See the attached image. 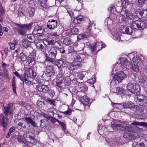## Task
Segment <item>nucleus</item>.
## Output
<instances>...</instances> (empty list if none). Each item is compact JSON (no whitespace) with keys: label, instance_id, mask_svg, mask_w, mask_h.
I'll return each mask as SVG.
<instances>
[{"label":"nucleus","instance_id":"1","mask_svg":"<svg viewBox=\"0 0 147 147\" xmlns=\"http://www.w3.org/2000/svg\"><path fill=\"white\" fill-rule=\"evenodd\" d=\"M127 90L132 93L138 94L140 91L139 85L134 83H129L127 85Z\"/></svg>","mask_w":147,"mask_h":147},{"label":"nucleus","instance_id":"2","mask_svg":"<svg viewBox=\"0 0 147 147\" xmlns=\"http://www.w3.org/2000/svg\"><path fill=\"white\" fill-rule=\"evenodd\" d=\"M132 61L134 64L132 65L131 69L136 73L138 72L139 71V66L142 62V60L139 57H134L132 59Z\"/></svg>","mask_w":147,"mask_h":147},{"label":"nucleus","instance_id":"3","mask_svg":"<svg viewBox=\"0 0 147 147\" xmlns=\"http://www.w3.org/2000/svg\"><path fill=\"white\" fill-rule=\"evenodd\" d=\"M119 64L121 67L126 68L127 69H132V64L129 62L125 57H121L119 60Z\"/></svg>","mask_w":147,"mask_h":147},{"label":"nucleus","instance_id":"4","mask_svg":"<svg viewBox=\"0 0 147 147\" xmlns=\"http://www.w3.org/2000/svg\"><path fill=\"white\" fill-rule=\"evenodd\" d=\"M128 125L127 124H125L123 122H118L117 123L111 125V126L112 128L115 130L127 131Z\"/></svg>","mask_w":147,"mask_h":147},{"label":"nucleus","instance_id":"5","mask_svg":"<svg viewBox=\"0 0 147 147\" xmlns=\"http://www.w3.org/2000/svg\"><path fill=\"white\" fill-rule=\"evenodd\" d=\"M127 77L126 75L123 71H119L116 73L113 77V80L118 82H121Z\"/></svg>","mask_w":147,"mask_h":147},{"label":"nucleus","instance_id":"6","mask_svg":"<svg viewBox=\"0 0 147 147\" xmlns=\"http://www.w3.org/2000/svg\"><path fill=\"white\" fill-rule=\"evenodd\" d=\"M16 26L19 27L18 30V32L19 34L22 35H24L26 32V30L31 28L30 24H28L24 26H20L19 24H16Z\"/></svg>","mask_w":147,"mask_h":147},{"label":"nucleus","instance_id":"7","mask_svg":"<svg viewBox=\"0 0 147 147\" xmlns=\"http://www.w3.org/2000/svg\"><path fill=\"white\" fill-rule=\"evenodd\" d=\"M121 14L124 17L123 19L121 18L122 20H125V18L128 19L134 20L136 17L135 15L131 12L127 10H122L121 12Z\"/></svg>","mask_w":147,"mask_h":147},{"label":"nucleus","instance_id":"8","mask_svg":"<svg viewBox=\"0 0 147 147\" xmlns=\"http://www.w3.org/2000/svg\"><path fill=\"white\" fill-rule=\"evenodd\" d=\"M142 130V129L141 128L139 127L136 126H133L132 125H128L127 128V131L133 133H136V134L135 136V138H136L137 137V134L141 132Z\"/></svg>","mask_w":147,"mask_h":147},{"label":"nucleus","instance_id":"9","mask_svg":"<svg viewBox=\"0 0 147 147\" xmlns=\"http://www.w3.org/2000/svg\"><path fill=\"white\" fill-rule=\"evenodd\" d=\"M13 105L11 103L5 107L3 109V114L8 115L13 114Z\"/></svg>","mask_w":147,"mask_h":147},{"label":"nucleus","instance_id":"10","mask_svg":"<svg viewBox=\"0 0 147 147\" xmlns=\"http://www.w3.org/2000/svg\"><path fill=\"white\" fill-rule=\"evenodd\" d=\"M137 100L136 101L139 105L142 106H147V99L142 95L137 96Z\"/></svg>","mask_w":147,"mask_h":147},{"label":"nucleus","instance_id":"11","mask_svg":"<svg viewBox=\"0 0 147 147\" xmlns=\"http://www.w3.org/2000/svg\"><path fill=\"white\" fill-rule=\"evenodd\" d=\"M63 77L61 75H59L57 77V78L54 80V84L59 88L61 89L62 88L63 81Z\"/></svg>","mask_w":147,"mask_h":147},{"label":"nucleus","instance_id":"12","mask_svg":"<svg viewBox=\"0 0 147 147\" xmlns=\"http://www.w3.org/2000/svg\"><path fill=\"white\" fill-rule=\"evenodd\" d=\"M55 71L53 66H47L45 72V74L47 77H51L54 75Z\"/></svg>","mask_w":147,"mask_h":147},{"label":"nucleus","instance_id":"13","mask_svg":"<svg viewBox=\"0 0 147 147\" xmlns=\"http://www.w3.org/2000/svg\"><path fill=\"white\" fill-rule=\"evenodd\" d=\"M0 117H2V121L1 123L2 125L4 128H6L7 127L9 120L8 117V115L4 116L2 114H1L0 115Z\"/></svg>","mask_w":147,"mask_h":147},{"label":"nucleus","instance_id":"14","mask_svg":"<svg viewBox=\"0 0 147 147\" xmlns=\"http://www.w3.org/2000/svg\"><path fill=\"white\" fill-rule=\"evenodd\" d=\"M57 22L55 20H49L47 25V27L50 30L53 29L57 27Z\"/></svg>","mask_w":147,"mask_h":147},{"label":"nucleus","instance_id":"15","mask_svg":"<svg viewBox=\"0 0 147 147\" xmlns=\"http://www.w3.org/2000/svg\"><path fill=\"white\" fill-rule=\"evenodd\" d=\"M24 75L25 77L26 76L31 78H34L36 77V74L33 71L32 68L30 67L28 70L26 74H24Z\"/></svg>","mask_w":147,"mask_h":147},{"label":"nucleus","instance_id":"16","mask_svg":"<svg viewBox=\"0 0 147 147\" xmlns=\"http://www.w3.org/2000/svg\"><path fill=\"white\" fill-rule=\"evenodd\" d=\"M70 66L73 70L77 69L81 67V62L80 61H74L71 63Z\"/></svg>","mask_w":147,"mask_h":147},{"label":"nucleus","instance_id":"17","mask_svg":"<svg viewBox=\"0 0 147 147\" xmlns=\"http://www.w3.org/2000/svg\"><path fill=\"white\" fill-rule=\"evenodd\" d=\"M58 49L57 48L52 47L49 50L50 55L51 57L54 59H56V56L57 54V51Z\"/></svg>","mask_w":147,"mask_h":147},{"label":"nucleus","instance_id":"18","mask_svg":"<svg viewBox=\"0 0 147 147\" xmlns=\"http://www.w3.org/2000/svg\"><path fill=\"white\" fill-rule=\"evenodd\" d=\"M80 100L84 105L87 106L89 104V99L86 96L80 97Z\"/></svg>","mask_w":147,"mask_h":147},{"label":"nucleus","instance_id":"19","mask_svg":"<svg viewBox=\"0 0 147 147\" xmlns=\"http://www.w3.org/2000/svg\"><path fill=\"white\" fill-rule=\"evenodd\" d=\"M38 90L43 92L46 93L49 90V88L47 85L39 86L37 88Z\"/></svg>","mask_w":147,"mask_h":147},{"label":"nucleus","instance_id":"20","mask_svg":"<svg viewBox=\"0 0 147 147\" xmlns=\"http://www.w3.org/2000/svg\"><path fill=\"white\" fill-rule=\"evenodd\" d=\"M113 38L118 41H124V39L123 38V37L122 36L121 33H115L114 34Z\"/></svg>","mask_w":147,"mask_h":147},{"label":"nucleus","instance_id":"21","mask_svg":"<svg viewBox=\"0 0 147 147\" xmlns=\"http://www.w3.org/2000/svg\"><path fill=\"white\" fill-rule=\"evenodd\" d=\"M131 125H138L139 126H144L147 127V123L144 122L133 121L132 123H131Z\"/></svg>","mask_w":147,"mask_h":147},{"label":"nucleus","instance_id":"22","mask_svg":"<svg viewBox=\"0 0 147 147\" xmlns=\"http://www.w3.org/2000/svg\"><path fill=\"white\" fill-rule=\"evenodd\" d=\"M24 120L26 121L28 124H31L33 127H35L37 126L35 122L29 117H25L23 118Z\"/></svg>","mask_w":147,"mask_h":147},{"label":"nucleus","instance_id":"23","mask_svg":"<svg viewBox=\"0 0 147 147\" xmlns=\"http://www.w3.org/2000/svg\"><path fill=\"white\" fill-rule=\"evenodd\" d=\"M138 28L139 29H144L146 27V24L144 21H141L140 20H138Z\"/></svg>","mask_w":147,"mask_h":147},{"label":"nucleus","instance_id":"24","mask_svg":"<svg viewBox=\"0 0 147 147\" xmlns=\"http://www.w3.org/2000/svg\"><path fill=\"white\" fill-rule=\"evenodd\" d=\"M43 32V30L40 27L35 28L33 30V32L34 35L37 34H41Z\"/></svg>","mask_w":147,"mask_h":147},{"label":"nucleus","instance_id":"25","mask_svg":"<svg viewBox=\"0 0 147 147\" xmlns=\"http://www.w3.org/2000/svg\"><path fill=\"white\" fill-rule=\"evenodd\" d=\"M78 86L80 90L82 92H85L87 90V87L82 83H79Z\"/></svg>","mask_w":147,"mask_h":147},{"label":"nucleus","instance_id":"26","mask_svg":"<svg viewBox=\"0 0 147 147\" xmlns=\"http://www.w3.org/2000/svg\"><path fill=\"white\" fill-rule=\"evenodd\" d=\"M27 61L28 66H30L34 65L35 62L34 58L32 57H29Z\"/></svg>","mask_w":147,"mask_h":147},{"label":"nucleus","instance_id":"27","mask_svg":"<svg viewBox=\"0 0 147 147\" xmlns=\"http://www.w3.org/2000/svg\"><path fill=\"white\" fill-rule=\"evenodd\" d=\"M123 106L124 108H132L134 106V105L132 102H124L123 103Z\"/></svg>","mask_w":147,"mask_h":147},{"label":"nucleus","instance_id":"28","mask_svg":"<svg viewBox=\"0 0 147 147\" xmlns=\"http://www.w3.org/2000/svg\"><path fill=\"white\" fill-rule=\"evenodd\" d=\"M131 28V29H136L137 28H138V20L133 21L130 26Z\"/></svg>","mask_w":147,"mask_h":147},{"label":"nucleus","instance_id":"29","mask_svg":"<svg viewBox=\"0 0 147 147\" xmlns=\"http://www.w3.org/2000/svg\"><path fill=\"white\" fill-rule=\"evenodd\" d=\"M35 11V9L34 7H30L28 8V13L29 16L32 17L34 16Z\"/></svg>","mask_w":147,"mask_h":147},{"label":"nucleus","instance_id":"30","mask_svg":"<svg viewBox=\"0 0 147 147\" xmlns=\"http://www.w3.org/2000/svg\"><path fill=\"white\" fill-rule=\"evenodd\" d=\"M27 58V55L25 54L22 52L21 53L20 55L19 58L20 61L22 62H24L26 60Z\"/></svg>","mask_w":147,"mask_h":147},{"label":"nucleus","instance_id":"31","mask_svg":"<svg viewBox=\"0 0 147 147\" xmlns=\"http://www.w3.org/2000/svg\"><path fill=\"white\" fill-rule=\"evenodd\" d=\"M22 46L25 48L29 47L30 45V42L25 39L23 40L22 41Z\"/></svg>","mask_w":147,"mask_h":147},{"label":"nucleus","instance_id":"32","mask_svg":"<svg viewBox=\"0 0 147 147\" xmlns=\"http://www.w3.org/2000/svg\"><path fill=\"white\" fill-rule=\"evenodd\" d=\"M140 14L145 18L146 20H147V10H144L141 11L140 12Z\"/></svg>","mask_w":147,"mask_h":147},{"label":"nucleus","instance_id":"33","mask_svg":"<svg viewBox=\"0 0 147 147\" xmlns=\"http://www.w3.org/2000/svg\"><path fill=\"white\" fill-rule=\"evenodd\" d=\"M47 1V0H40V5L44 8H47L48 7L46 3Z\"/></svg>","mask_w":147,"mask_h":147},{"label":"nucleus","instance_id":"34","mask_svg":"<svg viewBox=\"0 0 147 147\" xmlns=\"http://www.w3.org/2000/svg\"><path fill=\"white\" fill-rule=\"evenodd\" d=\"M2 76L6 79L9 78V74L8 71L6 69L3 70V73Z\"/></svg>","mask_w":147,"mask_h":147},{"label":"nucleus","instance_id":"35","mask_svg":"<svg viewBox=\"0 0 147 147\" xmlns=\"http://www.w3.org/2000/svg\"><path fill=\"white\" fill-rule=\"evenodd\" d=\"M40 122L41 123L40 126L42 127H45L48 122L47 120L45 119L41 120H40Z\"/></svg>","mask_w":147,"mask_h":147},{"label":"nucleus","instance_id":"36","mask_svg":"<svg viewBox=\"0 0 147 147\" xmlns=\"http://www.w3.org/2000/svg\"><path fill=\"white\" fill-rule=\"evenodd\" d=\"M115 140H113L111 138L107 140V141L108 143L111 146H114L117 144V142L114 141Z\"/></svg>","mask_w":147,"mask_h":147},{"label":"nucleus","instance_id":"37","mask_svg":"<svg viewBox=\"0 0 147 147\" xmlns=\"http://www.w3.org/2000/svg\"><path fill=\"white\" fill-rule=\"evenodd\" d=\"M63 61L61 60H59L56 61V64L58 68H61L63 64Z\"/></svg>","mask_w":147,"mask_h":147},{"label":"nucleus","instance_id":"38","mask_svg":"<svg viewBox=\"0 0 147 147\" xmlns=\"http://www.w3.org/2000/svg\"><path fill=\"white\" fill-rule=\"evenodd\" d=\"M86 73L85 71H83L77 74V76L80 80H82L84 77V74Z\"/></svg>","mask_w":147,"mask_h":147},{"label":"nucleus","instance_id":"39","mask_svg":"<svg viewBox=\"0 0 147 147\" xmlns=\"http://www.w3.org/2000/svg\"><path fill=\"white\" fill-rule=\"evenodd\" d=\"M16 82L15 81V78L14 77L13 78V80L12 81V87L13 88V90L14 92L16 94Z\"/></svg>","mask_w":147,"mask_h":147},{"label":"nucleus","instance_id":"40","mask_svg":"<svg viewBox=\"0 0 147 147\" xmlns=\"http://www.w3.org/2000/svg\"><path fill=\"white\" fill-rule=\"evenodd\" d=\"M77 37L78 39V40H80L86 38L87 37V36L86 35L84 34H81L78 35Z\"/></svg>","mask_w":147,"mask_h":147},{"label":"nucleus","instance_id":"41","mask_svg":"<svg viewBox=\"0 0 147 147\" xmlns=\"http://www.w3.org/2000/svg\"><path fill=\"white\" fill-rule=\"evenodd\" d=\"M124 91V89L123 88L118 87L116 88V92L121 94Z\"/></svg>","mask_w":147,"mask_h":147},{"label":"nucleus","instance_id":"42","mask_svg":"<svg viewBox=\"0 0 147 147\" xmlns=\"http://www.w3.org/2000/svg\"><path fill=\"white\" fill-rule=\"evenodd\" d=\"M140 147H147V140H145L139 144Z\"/></svg>","mask_w":147,"mask_h":147},{"label":"nucleus","instance_id":"43","mask_svg":"<svg viewBox=\"0 0 147 147\" xmlns=\"http://www.w3.org/2000/svg\"><path fill=\"white\" fill-rule=\"evenodd\" d=\"M72 111L71 109H68L67 111L63 112L62 113L65 115L69 116L71 114Z\"/></svg>","mask_w":147,"mask_h":147},{"label":"nucleus","instance_id":"44","mask_svg":"<svg viewBox=\"0 0 147 147\" xmlns=\"http://www.w3.org/2000/svg\"><path fill=\"white\" fill-rule=\"evenodd\" d=\"M71 32L73 34H77L78 33V30L77 28H74L71 30Z\"/></svg>","mask_w":147,"mask_h":147},{"label":"nucleus","instance_id":"45","mask_svg":"<svg viewBox=\"0 0 147 147\" xmlns=\"http://www.w3.org/2000/svg\"><path fill=\"white\" fill-rule=\"evenodd\" d=\"M48 111L49 112L53 114H54L57 113V110L55 108L51 107L48 109Z\"/></svg>","mask_w":147,"mask_h":147},{"label":"nucleus","instance_id":"46","mask_svg":"<svg viewBox=\"0 0 147 147\" xmlns=\"http://www.w3.org/2000/svg\"><path fill=\"white\" fill-rule=\"evenodd\" d=\"M46 59L47 61L50 62L52 63L54 62L55 59H54L52 57L51 58L47 55L46 56Z\"/></svg>","mask_w":147,"mask_h":147},{"label":"nucleus","instance_id":"47","mask_svg":"<svg viewBox=\"0 0 147 147\" xmlns=\"http://www.w3.org/2000/svg\"><path fill=\"white\" fill-rule=\"evenodd\" d=\"M89 47L92 52L94 51L97 47L95 44H90L89 45Z\"/></svg>","mask_w":147,"mask_h":147},{"label":"nucleus","instance_id":"48","mask_svg":"<svg viewBox=\"0 0 147 147\" xmlns=\"http://www.w3.org/2000/svg\"><path fill=\"white\" fill-rule=\"evenodd\" d=\"M122 4L125 8H127L129 5L130 2L127 0H124L123 1Z\"/></svg>","mask_w":147,"mask_h":147},{"label":"nucleus","instance_id":"49","mask_svg":"<svg viewBox=\"0 0 147 147\" xmlns=\"http://www.w3.org/2000/svg\"><path fill=\"white\" fill-rule=\"evenodd\" d=\"M36 46L37 47L40 48L42 51H44L45 49V47L42 44L40 43H39L37 45H36Z\"/></svg>","mask_w":147,"mask_h":147},{"label":"nucleus","instance_id":"50","mask_svg":"<svg viewBox=\"0 0 147 147\" xmlns=\"http://www.w3.org/2000/svg\"><path fill=\"white\" fill-rule=\"evenodd\" d=\"M45 35L42 34L39 35L38 37V40L40 42H43Z\"/></svg>","mask_w":147,"mask_h":147},{"label":"nucleus","instance_id":"51","mask_svg":"<svg viewBox=\"0 0 147 147\" xmlns=\"http://www.w3.org/2000/svg\"><path fill=\"white\" fill-rule=\"evenodd\" d=\"M96 79L94 78H92L91 79L88 80V83H90L91 84H93L95 82Z\"/></svg>","mask_w":147,"mask_h":147},{"label":"nucleus","instance_id":"52","mask_svg":"<svg viewBox=\"0 0 147 147\" xmlns=\"http://www.w3.org/2000/svg\"><path fill=\"white\" fill-rule=\"evenodd\" d=\"M57 122L59 123V124H60L61 126L62 127V129L64 131H65V130H66L65 129V124L59 121H57Z\"/></svg>","mask_w":147,"mask_h":147},{"label":"nucleus","instance_id":"53","mask_svg":"<svg viewBox=\"0 0 147 147\" xmlns=\"http://www.w3.org/2000/svg\"><path fill=\"white\" fill-rule=\"evenodd\" d=\"M37 105L40 107H42L44 105V102L42 101L38 100L36 102Z\"/></svg>","mask_w":147,"mask_h":147},{"label":"nucleus","instance_id":"54","mask_svg":"<svg viewBox=\"0 0 147 147\" xmlns=\"http://www.w3.org/2000/svg\"><path fill=\"white\" fill-rule=\"evenodd\" d=\"M48 103L53 106H55V103L53 100H47Z\"/></svg>","mask_w":147,"mask_h":147},{"label":"nucleus","instance_id":"55","mask_svg":"<svg viewBox=\"0 0 147 147\" xmlns=\"http://www.w3.org/2000/svg\"><path fill=\"white\" fill-rule=\"evenodd\" d=\"M17 140L20 142L21 143V144L22 145H24V142L23 141V139L22 137L20 136H18L17 138Z\"/></svg>","mask_w":147,"mask_h":147},{"label":"nucleus","instance_id":"56","mask_svg":"<svg viewBox=\"0 0 147 147\" xmlns=\"http://www.w3.org/2000/svg\"><path fill=\"white\" fill-rule=\"evenodd\" d=\"M18 15L19 16H24V14L22 11L21 9H19L18 10Z\"/></svg>","mask_w":147,"mask_h":147},{"label":"nucleus","instance_id":"57","mask_svg":"<svg viewBox=\"0 0 147 147\" xmlns=\"http://www.w3.org/2000/svg\"><path fill=\"white\" fill-rule=\"evenodd\" d=\"M66 8L67 10L68 13L69 14V16H71L72 15H73V13L71 10L70 9V8H68V7H67V8Z\"/></svg>","mask_w":147,"mask_h":147},{"label":"nucleus","instance_id":"58","mask_svg":"<svg viewBox=\"0 0 147 147\" xmlns=\"http://www.w3.org/2000/svg\"><path fill=\"white\" fill-rule=\"evenodd\" d=\"M139 82L142 84H144L145 83L144 79L141 77L139 78Z\"/></svg>","mask_w":147,"mask_h":147},{"label":"nucleus","instance_id":"59","mask_svg":"<svg viewBox=\"0 0 147 147\" xmlns=\"http://www.w3.org/2000/svg\"><path fill=\"white\" fill-rule=\"evenodd\" d=\"M23 136L24 138H25V139L28 140V139H27L26 138H28V137L29 136H30V135L28 133L26 132L24 134Z\"/></svg>","mask_w":147,"mask_h":147},{"label":"nucleus","instance_id":"60","mask_svg":"<svg viewBox=\"0 0 147 147\" xmlns=\"http://www.w3.org/2000/svg\"><path fill=\"white\" fill-rule=\"evenodd\" d=\"M18 78L23 82V84L24 85V81L25 80V79L26 78V77L25 76V75L24 74V77L22 76H20Z\"/></svg>","mask_w":147,"mask_h":147},{"label":"nucleus","instance_id":"61","mask_svg":"<svg viewBox=\"0 0 147 147\" xmlns=\"http://www.w3.org/2000/svg\"><path fill=\"white\" fill-rule=\"evenodd\" d=\"M9 45L10 46V49L11 50H13L15 49V44L13 43H10L9 44Z\"/></svg>","mask_w":147,"mask_h":147},{"label":"nucleus","instance_id":"62","mask_svg":"<svg viewBox=\"0 0 147 147\" xmlns=\"http://www.w3.org/2000/svg\"><path fill=\"white\" fill-rule=\"evenodd\" d=\"M24 82H25V84L28 86L30 85L31 84V81L28 80L26 78V79H25V80L24 81Z\"/></svg>","mask_w":147,"mask_h":147},{"label":"nucleus","instance_id":"63","mask_svg":"<svg viewBox=\"0 0 147 147\" xmlns=\"http://www.w3.org/2000/svg\"><path fill=\"white\" fill-rule=\"evenodd\" d=\"M124 30H125V31L126 32V33L128 34H131L130 32H129V29L128 28L125 27L123 28Z\"/></svg>","mask_w":147,"mask_h":147},{"label":"nucleus","instance_id":"64","mask_svg":"<svg viewBox=\"0 0 147 147\" xmlns=\"http://www.w3.org/2000/svg\"><path fill=\"white\" fill-rule=\"evenodd\" d=\"M27 37L28 39L30 40H33L34 38V36L31 34H28L27 35Z\"/></svg>","mask_w":147,"mask_h":147}]
</instances>
